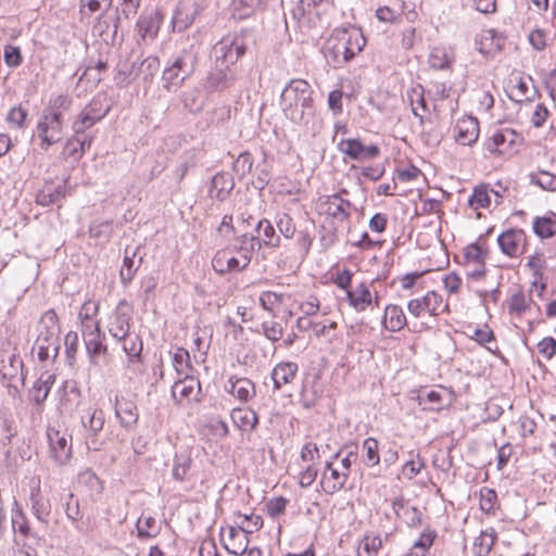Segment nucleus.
I'll list each match as a JSON object with an SVG mask.
<instances>
[{
    "label": "nucleus",
    "instance_id": "f257e3e1",
    "mask_svg": "<svg viewBox=\"0 0 556 556\" xmlns=\"http://www.w3.org/2000/svg\"><path fill=\"white\" fill-rule=\"evenodd\" d=\"M72 104L73 98L70 94L62 93L50 98L48 104L43 108L36 124L37 136L40 139L39 147L43 151L62 140L66 123L65 116Z\"/></svg>",
    "mask_w": 556,
    "mask_h": 556
},
{
    "label": "nucleus",
    "instance_id": "f03ea898",
    "mask_svg": "<svg viewBox=\"0 0 556 556\" xmlns=\"http://www.w3.org/2000/svg\"><path fill=\"white\" fill-rule=\"evenodd\" d=\"M280 108L292 123L308 124L315 114L311 85L304 79H291L280 93Z\"/></svg>",
    "mask_w": 556,
    "mask_h": 556
},
{
    "label": "nucleus",
    "instance_id": "7ed1b4c3",
    "mask_svg": "<svg viewBox=\"0 0 556 556\" xmlns=\"http://www.w3.org/2000/svg\"><path fill=\"white\" fill-rule=\"evenodd\" d=\"M38 336L33 350L41 362L54 361L59 354L61 327L53 309L42 314L37 326Z\"/></svg>",
    "mask_w": 556,
    "mask_h": 556
},
{
    "label": "nucleus",
    "instance_id": "20e7f679",
    "mask_svg": "<svg viewBox=\"0 0 556 556\" xmlns=\"http://www.w3.org/2000/svg\"><path fill=\"white\" fill-rule=\"evenodd\" d=\"M247 51V40L244 35L235 34L223 37L213 47L214 62L217 66L223 65L226 68L235 65Z\"/></svg>",
    "mask_w": 556,
    "mask_h": 556
},
{
    "label": "nucleus",
    "instance_id": "39448f33",
    "mask_svg": "<svg viewBox=\"0 0 556 556\" xmlns=\"http://www.w3.org/2000/svg\"><path fill=\"white\" fill-rule=\"evenodd\" d=\"M252 258L249 252L241 248L240 256L233 254L232 249L218 250L213 260L212 266L217 274L224 275L232 271H242L248 268Z\"/></svg>",
    "mask_w": 556,
    "mask_h": 556
},
{
    "label": "nucleus",
    "instance_id": "423d86ee",
    "mask_svg": "<svg viewBox=\"0 0 556 556\" xmlns=\"http://www.w3.org/2000/svg\"><path fill=\"white\" fill-rule=\"evenodd\" d=\"M447 308L448 305L444 303L442 295L435 291H428L424 296L413 299L407 303L409 314L417 318L425 314L439 316Z\"/></svg>",
    "mask_w": 556,
    "mask_h": 556
},
{
    "label": "nucleus",
    "instance_id": "0eeeda50",
    "mask_svg": "<svg viewBox=\"0 0 556 556\" xmlns=\"http://www.w3.org/2000/svg\"><path fill=\"white\" fill-rule=\"evenodd\" d=\"M84 437L89 448L98 450V435L105 424L104 412L99 407H89L80 417Z\"/></svg>",
    "mask_w": 556,
    "mask_h": 556
},
{
    "label": "nucleus",
    "instance_id": "6e6552de",
    "mask_svg": "<svg viewBox=\"0 0 556 556\" xmlns=\"http://www.w3.org/2000/svg\"><path fill=\"white\" fill-rule=\"evenodd\" d=\"M47 437L50 456L58 465H65L72 456L71 437L66 431L49 427Z\"/></svg>",
    "mask_w": 556,
    "mask_h": 556
},
{
    "label": "nucleus",
    "instance_id": "1a4fd4ad",
    "mask_svg": "<svg viewBox=\"0 0 556 556\" xmlns=\"http://www.w3.org/2000/svg\"><path fill=\"white\" fill-rule=\"evenodd\" d=\"M205 5L206 0H184L179 2L172 18L173 28L177 31L186 30L192 25Z\"/></svg>",
    "mask_w": 556,
    "mask_h": 556
},
{
    "label": "nucleus",
    "instance_id": "9d476101",
    "mask_svg": "<svg viewBox=\"0 0 556 556\" xmlns=\"http://www.w3.org/2000/svg\"><path fill=\"white\" fill-rule=\"evenodd\" d=\"M338 150L344 155V157L358 162L376 159L380 154L378 146H365L357 138L340 140L338 142Z\"/></svg>",
    "mask_w": 556,
    "mask_h": 556
},
{
    "label": "nucleus",
    "instance_id": "9b49d317",
    "mask_svg": "<svg viewBox=\"0 0 556 556\" xmlns=\"http://www.w3.org/2000/svg\"><path fill=\"white\" fill-rule=\"evenodd\" d=\"M201 384L192 375L179 378L172 387V396L176 404L187 405L200 400Z\"/></svg>",
    "mask_w": 556,
    "mask_h": 556
},
{
    "label": "nucleus",
    "instance_id": "f8f14e48",
    "mask_svg": "<svg viewBox=\"0 0 556 556\" xmlns=\"http://www.w3.org/2000/svg\"><path fill=\"white\" fill-rule=\"evenodd\" d=\"M131 308L126 301H121L110 317L108 330L115 341H121L130 333Z\"/></svg>",
    "mask_w": 556,
    "mask_h": 556
},
{
    "label": "nucleus",
    "instance_id": "ddd939ff",
    "mask_svg": "<svg viewBox=\"0 0 556 556\" xmlns=\"http://www.w3.org/2000/svg\"><path fill=\"white\" fill-rule=\"evenodd\" d=\"M497 243L502 253L518 257L526 251L527 236L521 229H508L497 237Z\"/></svg>",
    "mask_w": 556,
    "mask_h": 556
},
{
    "label": "nucleus",
    "instance_id": "4468645a",
    "mask_svg": "<svg viewBox=\"0 0 556 556\" xmlns=\"http://www.w3.org/2000/svg\"><path fill=\"white\" fill-rule=\"evenodd\" d=\"M13 543L17 546L37 544L39 536L31 531L26 516L18 509L13 510L11 517Z\"/></svg>",
    "mask_w": 556,
    "mask_h": 556
},
{
    "label": "nucleus",
    "instance_id": "2eb2a0df",
    "mask_svg": "<svg viewBox=\"0 0 556 556\" xmlns=\"http://www.w3.org/2000/svg\"><path fill=\"white\" fill-rule=\"evenodd\" d=\"M199 49L195 45L184 48L167 64L180 73L182 78H190L197 67Z\"/></svg>",
    "mask_w": 556,
    "mask_h": 556
},
{
    "label": "nucleus",
    "instance_id": "dca6fc26",
    "mask_svg": "<svg viewBox=\"0 0 556 556\" xmlns=\"http://www.w3.org/2000/svg\"><path fill=\"white\" fill-rule=\"evenodd\" d=\"M114 412L121 426L127 431L132 430L139 418L137 405L134 401L125 396H115Z\"/></svg>",
    "mask_w": 556,
    "mask_h": 556
},
{
    "label": "nucleus",
    "instance_id": "f3484780",
    "mask_svg": "<svg viewBox=\"0 0 556 556\" xmlns=\"http://www.w3.org/2000/svg\"><path fill=\"white\" fill-rule=\"evenodd\" d=\"M348 478L346 472L336 467L333 462H327L319 483L325 493L334 494L344 488Z\"/></svg>",
    "mask_w": 556,
    "mask_h": 556
},
{
    "label": "nucleus",
    "instance_id": "a211bd4d",
    "mask_svg": "<svg viewBox=\"0 0 556 556\" xmlns=\"http://www.w3.org/2000/svg\"><path fill=\"white\" fill-rule=\"evenodd\" d=\"M479 131L478 119L472 116H465L456 122L454 137L459 144L471 146L478 140Z\"/></svg>",
    "mask_w": 556,
    "mask_h": 556
},
{
    "label": "nucleus",
    "instance_id": "6ab92c4d",
    "mask_svg": "<svg viewBox=\"0 0 556 556\" xmlns=\"http://www.w3.org/2000/svg\"><path fill=\"white\" fill-rule=\"evenodd\" d=\"M346 300L349 305L357 313L365 312L372 302L378 305V296L376 295L374 299L369 285L365 281H362L355 288L348 290Z\"/></svg>",
    "mask_w": 556,
    "mask_h": 556
},
{
    "label": "nucleus",
    "instance_id": "aec40b11",
    "mask_svg": "<svg viewBox=\"0 0 556 556\" xmlns=\"http://www.w3.org/2000/svg\"><path fill=\"white\" fill-rule=\"evenodd\" d=\"M29 502L31 511L37 520L47 522L51 513V505L50 501L41 493L39 479L33 478L30 481Z\"/></svg>",
    "mask_w": 556,
    "mask_h": 556
},
{
    "label": "nucleus",
    "instance_id": "412c9836",
    "mask_svg": "<svg viewBox=\"0 0 556 556\" xmlns=\"http://www.w3.org/2000/svg\"><path fill=\"white\" fill-rule=\"evenodd\" d=\"M503 38L495 29H483L475 38L476 49L484 58H493L502 48Z\"/></svg>",
    "mask_w": 556,
    "mask_h": 556
},
{
    "label": "nucleus",
    "instance_id": "4be33fe9",
    "mask_svg": "<svg viewBox=\"0 0 556 556\" xmlns=\"http://www.w3.org/2000/svg\"><path fill=\"white\" fill-rule=\"evenodd\" d=\"M163 16L159 11L142 14L137 21V31L141 40L153 41L160 30Z\"/></svg>",
    "mask_w": 556,
    "mask_h": 556
},
{
    "label": "nucleus",
    "instance_id": "5701e85b",
    "mask_svg": "<svg viewBox=\"0 0 556 556\" xmlns=\"http://www.w3.org/2000/svg\"><path fill=\"white\" fill-rule=\"evenodd\" d=\"M225 390L241 402H248L255 395V386L248 378L231 376L225 384Z\"/></svg>",
    "mask_w": 556,
    "mask_h": 556
},
{
    "label": "nucleus",
    "instance_id": "b1692460",
    "mask_svg": "<svg viewBox=\"0 0 556 556\" xmlns=\"http://www.w3.org/2000/svg\"><path fill=\"white\" fill-rule=\"evenodd\" d=\"M117 342L122 343V349L128 357V367L132 366V370L137 371L143 348L142 340L139 334L130 332Z\"/></svg>",
    "mask_w": 556,
    "mask_h": 556
},
{
    "label": "nucleus",
    "instance_id": "393cba45",
    "mask_svg": "<svg viewBox=\"0 0 556 556\" xmlns=\"http://www.w3.org/2000/svg\"><path fill=\"white\" fill-rule=\"evenodd\" d=\"M407 324L406 316L401 306L390 304L384 307L382 327L390 332L402 330Z\"/></svg>",
    "mask_w": 556,
    "mask_h": 556
},
{
    "label": "nucleus",
    "instance_id": "a878e982",
    "mask_svg": "<svg viewBox=\"0 0 556 556\" xmlns=\"http://www.w3.org/2000/svg\"><path fill=\"white\" fill-rule=\"evenodd\" d=\"M299 367L293 362H282L277 364L271 371L274 388L279 390L283 386L291 383L298 374Z\"/></svg>",
    "mask_w": 556,
    "mask_h": 556
},
{
    "label": "nucleus",
    "instance_id": "bb28decb",
    "mask_svg": "<svg viewBox=\"0 0 556 556\" xmlns=\"http://www.w3.org/2000/svg\"><path fill=\"white\" fill-rule=\"evenodd\" d=\"M228 71L229 68L215 64V68L211 71L206 77L204 84L205 89L210 92H214L229 87L233 81V77L229 75Z\"/></svg>",
    "mask_w": 556,
    "mask_h": 556
},
{
    "label": "nucleus",
    "instance_id": "cd10ccee",
    "mask_svg": "<svg viewBox=\"0 0 556 556\" xmlns=\"http://www.w3.org/2000/svg\"><path fill=\"white\" fill-rule=\"evenodd\" d=\"M232 422L241 430L252 432L258 424V417L250 407H237L231 410Z\"/></svg>",
    "mask_w": 556,
    "mask_h": 556
},
{
    "label": "nucleus",
    "instance_id": "c85d7f7f",
    "mask_svg": "<svg viewBox=\"0 0 556 556\" xmlns=\"http://www.w3.org/2000/svg\"><path fill=\"white\" fill-rule=\"evenodd\" d=\"M137 250L127 247L125 249V255L123 266L119 271L121 281L124 286H127L135 277L138 268L141 265L142 257L136 260Z\"/></svg>",
    "mask_w": 556,
    "mask_h": 556
},
{
    "label": "nucleus",
    "instance_id": "c756f323",
    "mask_svg": "<svg viewBox=\"0 0 556 556\" xmlns=\"http://www.w3.org/2000/svg\"><path fill=\"white\" fill-rule=\"evenodd\" d=\"M233 187L235 182L229 174L217 173L213 176L211 181V188L208 190L210 197L223 201L230 193Z\"/></svg>",
    "mask_w": 556,
    "mask_h": 556
},
{
    "label": "nucleus",
    "instance_id": "7c9ffc66",
    "mask_svg": "<svg viewBox=\"0 0 556 556\" xmlns=\"http://www.w3.org/2000/svg\"><path fill=\"white\" fill-rule=\"evenodd\" d=\"M256 232H258L262 238L258 239V249L262 247L266 248H278L280 247L281 239L280 236L276 233L275 227L273 226L271 222L262 218L258 220L255 227Z\"/></svg>",
    "mask_w": 556,
    "mask_h": 556
},
{
    "label": "nucleus",
    "instance_id": "2f4dec72",
    "mask_svg": "<svg viewBox=\"0 0 556 556\" xmlns=\"http://www.w3.org/2000/svg\"><path fill=\"white\" fill-rule=\"evenodd\" d=\"M97 311L98 306L93 302H85L81 306L78 317L81 323L83 338L87 337L88 333L100 332L99 324L93 318V315L97 313Z\"/></svg>",
    "mask_w": 556,
    "mask_h": 556
},
{
    "label": "nucleus",
    "instance_id": "473e14b6",
    "mask_svg": "<svg viewBox=\"0 0 556 556\" xmlns=\"http://www.w3.org/2000/svg\"><path fill=\"white\" fill-rule=\"evenodd\" d=\"M66 194V187L64 184L53 185L47 184L36 195V203L41 206H49L63 199Z\"/></svg>",
    "mask_w": 556,
    "mask_h": 556
},
{
    "label": "nucleus",
    "instance_id": "72a5a7b5",
    "mask_svg": "<svg viewBox=\"0 0 556 556\" xmlns=\"http://www.w3.org/2000/svg\"><path fill=\"white\" fill-rule=\"evenodd\" d=\"M496 539L497 533L494 528L482 530L480 534L473 540L471 548L473 556H488Z\"/></svg>",
    "mask_w": 556,
    "mask_h": 556
},
{
    "label": "nucleus",
    "instance_id": "f704fd0d",
    "mask_svg": "<svg viewBox=\"0 0 556 556\" xmlns=\"http://www.w3.org/2000/svg\"><path fill=\"white\" fill-rule=\"evenodd\" d=\"M267 0H233L231 15L233 18L243 20L252 15L256 10L263 9Z\"/></svg>",
    "mask_w": 556,
    "mask_h": 556
},
{
    "label": "nucleus",
    "instance_id": "c9c22d12",
    "mask_svg": "<svg viewBox=\"0 0 556 556\" xmlns=\"http://www.w3.org/2000/svg\"><path fill=\"white\" fill-rule=\"evenodd\" d=\"M139 76V64L136 61L122 60L117 63L115 81L119 86H128Z\"/></svg>",
    "mask_w": 556,
    "mask_h": 556
},
{
    "label": "nucleus",
    "instance_id": "e433bc0d",
    "mask_svg": "<svg viewBox=\"0 0 556 556\" xmlns=\"http://www.w3.org/2000/svg\"><path fill=\"white\" fill-rule=\"evenodd\" d=\"M327 50L333 55L337 65L346 63L353 59V56H350L349 48H346L342 40L339 30H336L328 41Z\"/></svg>",
    "mask_w": 556,
    "mask_h": 556
},
{
    "label": "nucleus",
    "instance_id": "4c0bfd02",
    "mask_svg": "<svg viewBox=\"0 0 556 556\" xmlns=\"http://www.w3.org/2000/svg\"><path fill=\"white\" fill-rule=\"evenodd\" d=\"M342 40L346 48H349L350 56L358 54L366 45V39L359 29L353 28L351 30L340 29L339 30Z\"/></svg>",
    "mask_w": 556,
    "mask_h": 556
},
{
    "label": "nucleus",
    "instance_id": "58836bf2",
    "mask_svg": "<svg viewBox=\"0 0 556 556\" xmlns=\"http://www.w3.org/2000/svg\"><path fill=\"white\" fill-rule=\"evenodd\" d=\"M454 61L452 52L443 47H434L429 54V65L434 70L450 68Z\"/></svg>",
    "mask_w": 556,
    "mask_h": 556
},
{
    "label": "nucleus",
    "instance_id": "ea45409f",
    "mask_svg": "<svg viewBox=\"0 0 556 556\" xmlns=\"http://www.w3.org/2000/svg\"><path fill=\"white\" fill-rule=\"evenodd\" d=\"M381 547L382 540L380 535L367 533L358 543L357 556H377Z\"/></svg>",
    "mask_w": 556,
    "mask_h": 556
},
{
    "label": "nucleus",
    "instance_id": "a19ab883",
    "mask_svg": "<svg viewBox=\"0 0 556 556\" xmlns=\"http://www.w3.org/2000/svg\"><path fill=\"white\" fill-rule=\"evenodd\" d=\"M530 184L540 187L544 191L556 192V175L540 169L529 174Z\"/></svg>",
    "mask_w": 556,
    "mask_h": 556
},
{
    "label": "nucleus",
    "instance_id": "79ce46f5",
    "mask_svg": "<svg viewBox=\"0 0 556 556\" xmlns=\"http://www.w3.org/2000/svg\"><path fill=\"white\" fill-rule=\"evenodd\" d=\"M532 304V299L522 291L514 293L508 300L509 314L521 316L526 314Z\"/></svg>",
    "mask_w": 556,
    "mask_h": 556
},
{
    "label": "nucleus",
    "instance_id": "37998d69",
    "mask_svg": "<svg viewBox=\"0 0 556 556\" xmlns=\"http://www.w3.org/2000/svg\"><path fill=\"white\" fill-rule=\"evenodd\" d=\"M172 363L178 376L190 375L192 366L189 352L186 349L177 348L173 353Z\"/></svg>",
    "mask_w": 556,
    "mask_h": 556
},
{
    "label": "nucleus",
    "instance_id": "c03bdc74",
    "mask_svg": "<svg viewBox=\"0 0 556 556\" xmlns=\"http://www.w3.org/2000/svg\"><path fill=\"white\" fill-rule=\"evenodd\" d=\"M192 458L188 453H179L175 455L174 465L172 470V477L176 481H184L187 478V473L190 470Z\"/></svg>",
    "mask_w": 556,
    "mask_h": 556
},
{
    "label": "nucleus",
    "instance_id": "a18cd8bd",
    "mask_svg": "<svg viewBox=\"0 0 556 556\" xmlns=\"http://www.w3.org/2000/svg\"><path fill=\"white\" fill-rule=\"evenodd\" d=\"M188 78H182L180 73L167 64L162 73L163 88L168 92H176Z\"/></svg>",
    "mask_w": 556,
    "mask_h": 556
},
{
    "label": "nucleus",
    "instance_id": "49530a36",
    "mask_svg": "<svg viewBox=\"0 0 556 556\" xmlns=\"http://www.w3.org/2000/svg\"><path fill=\"white\" fill-rule=\"evenodd\" d=\"M532 227L538 237L548 239L556 232V220L547 216L535 217Z\"/></svg>",
    "mask_w": 556,
    "mask_h": 556
},
{
    "label": "nucleus",
    "instance_id": "de8ad7c7",
    "mask_svg": "<svg viewBox=\"0 0 556 556\" xmlns=\"http://www.w3.org/2000/svg\"><path fill=\"white\" fill-rule=\"evenodd\" d=\"M276 227L283 238L290 240L296 232V226L293 218L286 212H278L275 216Z\"/></svg>",
    "mask_w": 556,
    "mask_h": 556
},
{
    "label": "nucleus",
    "instance_id": "09e8293b",
    "mask_svg": "<svg viewBox=\"0 0 556 556\" xmlns=\"http://www.w3.org/2000/svg\"><path fill=\"white\" fill-rule=\"evenodd\" d=\"M138 536L140 539H150L157 535L160 528L152 516L142 515L136 523Z\"/></svg>",
    "mask_w": 556,
    "mask_h": 556
},
{
    "label": "nucleus",
    "instance_id": "8fccbe9b",
    "mask_svg": "<svg viewBox=\"0 0 556 556\" xmlns=\"http://www.w3.org/2000/svg\"><path fill=\"white\" fill-rule=\"evenodd\" d=\"M483 147L490 154L503 155L510 152L501 130L495 131L489 137L484 141Z\"/></svg>",
    "mask_w": 556,
    "mask_h": 556
},
{
    "label": "nucleus",
    "instance_id": "3c124183",
    "mask_svg": "<svg viewBox=\"0 0 556 556\" xmlns=\"http://www.w3.org/2000/svg\"><path fill=\"white\" fill-rule=\"evenodd\" d=\"M112 5V0H80V20L89 17L91 14L108 10Z\"/></svg>",
    "mask_w": 556,
    "mask_h": 556
},
{
    "label": "nucleus",
    "instance_id": "603ef678",
    "mask_svg": "<svg viewBox=\"0 0 556 556\" xmlns=\"http://www.w3.org/2000/svg\"><path fill=\"white\" fill-rule=\"evenodd\" d=\"M84 342L92 363H94L96 356L106 352V346L101 339V331L98 333H88V336L84 338Z\"/></svg>",
    "mask_w": 556,
    "mask_h": 556
},
{
    "label": "nucleus",
    "instance_id": "864d4df0",
    "mask_svg": "<svg viewBox=\"0 0 556 556\" xmlns=\"http://www.w3.org/2000/svg\"><path fill=\"white\" fill-rule=\"evenodd\" d=\"M329 214L339 220H344L349 216L350 202L334 194L329 199Z\"/></svg>",
    "mask_w": 556,
    "mask_h": 556
},
{
    "label": "nucleus",
    "instance_id": "5fc2aeb1",
    "mask_svg": "<svg viewBox=\"0 0 556 556\" xmlns=\"http://www.w3.org/2000/svg\"><path fill=\"white\" fill-rule=\"evenodd\" d=\"M468 204L473 210L488 207L490 205V191L488 187L484 185L476 187L468 199Z\"/></svg>",
    "mask_w": 556,
    "mask_h": 556
},
{
    "label": "nucleus",
    "instance_id": "6e6d98bb",
    "mask_svg": "<svg viewBox=\"0 0 556 556\" xmlns=\"http://www.w3.org/2000/svg\"><path fill=\"white\" fill-rule=\"evenodd\" d=\"M363 450L365 451V464L368 467L379 465V442L375 438H367L363 442Z\"/></svg>",
    "mask_w": 556,
    "mask_h": 556
},
{
    "label": "nucleus",
    "instance_id": "4d7b16f0",
    "mask_svg": "<svg viewBox=\"0 0 556 556\" xmlns=\"http://www.w3.org/2000/svg\"><path fill=\"white\" fill-rule=\"evenodd\" d=\"M160 68V60L157 56L149 55L143 59L139 64V76H142V79L146 83H149L153 79L154 75L159 72Z\"/></svg>",
    "mask_w": 556,
    "mask_h": 556
},
{
    "label": "nucleus",
    "instance_id": "13d9d810",
    "mask_svg": "<svg viewBox=\"0 0 556 556\" xmlns=\"http://www.w3.org/2000/svg\"><path fill=\"white\" fill-rule=\"evenodd\" d=\"M90 116L94 117V121L100 122L110 111V106L104 104V98L101 96L94 97L85 108Z\"/></svg>",
    "mask_w": 556,
    "mask_h": 556
},
{
    "label": "nucleus",
    "instance_id": "bf43d9fd",
    "mask_svg": "<svg viewBox=\"0 0 556 556\" xmlns=\"http://www.w3.org/2000/svg\"><path fill=\"white\" fill-rule=\"evenodd\" d=\"M526 266L530 269L533 278L541 279L546 268V257L543 253L536 252L528 256Z\"/></svg>",
    "mask_w": 556,
    "mask_h": 556
},
{
    "label": "nucleus",
    "instance_id": "052dcab7",
    "mask_svg": "<svg viewBox=\"0 0 556 556\" xmlns=\"http://www.w3.org/2000/svg\"><path fill=\"white\" fill-rule=\"evenodd\" d=\"M258 302L263 309L273 313L277 306L282 304L283 295L274 291H263L260 294Z\"/></svg>",
    "mask_w": 556,
    "mask_h": 556
},
{
    "label": "nucleus",
    "instance_id": "680f3d73",
    "mask_svg": "<svg viewBox=\"0 0 556 556\" xmlns=\"http://www.w3.org/2000/svg\"><path fill=\"white\" fill-rule=\"evenodd\" d=\"M238 517L242 519L240 523V529L245 534H251L263 527V519L258 515H242L239 513Z\"/></svg>",
    "mask_w": 556,
    "mask_h": 556
},
{
    "label": "nucleus",
    "instance_id": "e2e57ef3",
    "mask_svg": "<svg viewBox=\"0 0 556 556\" xmlns=\"http://www.w3.org/2000/svg\"><path fill=\"white\" fill-rule=\"evenodd\" d=\"M413 94L416 97H412L410 98V105H412V111H413V114L418 117L420 119V122L422 123V112H426L427 111V104H426V100L424 98V91H422V88L419 87V88H414L413 89Z\"/></svg>",
    "mask_w": 556,
    "mask_h": 556
},
{
    "label": "nucleus",
    "instance_id": "0e129e2a",
    "mask_svg": "<svg viewBox=\"0 0 556 556\" xmlns=\"http://www.w3.org/2000/svg\"><path fill=\"white\" fill-rule=\"evenodd\" d=\"M253 166V157L250 153H241L233 162V170L240 177L250 174Z\"/></svg>",
    "mask_w": 556,
    "mask_h": 556
},
{
    "label": "nucleus",
    "instance_id": "69168bd1",
    "mask_svg": "<svg viewBox=\"0 0 556 556\" xmlns=\"http://www.w3.org/2000/svg\"><path fill=\"white\" fill-rule=\"evenodd\" d=\"M497 502L496 492L489 488H482L480 491V508L484 513H492Z\"/></svg>",
    "mask_w": 556,
    "mask_h": 556
},
{
    "label": "nucleus",
    "instance_id": "338daca9",
    "mask_svg": "<svg viewBox=\"0 0 556 556\" xmlns=\"http://www.w3.org/2000/svg\"><path fill=\"white\" fill-rule=\"evenodd\" d=\"M98 122L94 117L90 116L86 111H81L77 118L73 122L72 129L75 135L84 134L87 129L91 128Z\"/></svg>",
    "mask_w": 556,
    "mask_h": 556
},
{
    "label": "nucleus",
    "instance_id": "774afa93",
    "mask_svg": "<svg viewBox=\"0 0 556 556\" xmlns=\"http://www.w3.org/2000/svg\"><path fill=\"white\" fill-rule=\"evenodd\" d=\"M536 349L542 357L549 361L556 355V340L552 337L543 338L536 344Z\"/></svg>",
    "mask_w": 556,
    "mask_h": 556
}]
</instances>
